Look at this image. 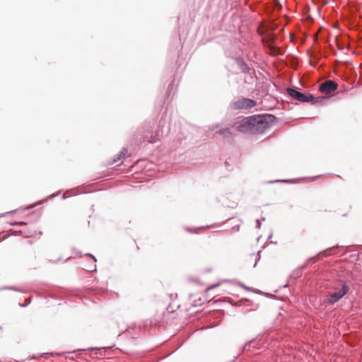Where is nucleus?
<instances>
[{
  "instance_id": "1",
  "label": "nucleus",
  "mask_w": 362,
  "mask_h": 362,
  "mask_svg": "<svg viewBox=\"0 0 362 362\" xmlns=\"http://www.w3.org/2000/svg\"><path fill=\"white\" fill-rule=\"evenodd\" d=\"M270 115H257L239 117L235 123L237 130L242 133L262 134L269 128Z\"/></svg>"
},
{
  "instance_id": "2",
  "label": "nucleus",
  "mask_w": 362,
  "mask_h": 362,
  "mask_svg": "<svg viewBox=\"0 0 362 362\" xmlns=\"http://www.w3.org/2000/svg\"><path fill=\"white\" fill-rule=\"evenodd\" d=\"M287 91L291 97L300 102H311L314 99L312 95L303 93L293 88H288Z\"/></svg>"
},
{
  "instance_id": "3",
  "label": "nucleus",
  "mask_w": 362,
  "mask_h": 362,
  "mask_svg": "<svg viewBox=\"0 0 362 362\" xmlns=\"http://www.w3.org/2000/svg\"><path fill=\"white\" fill-rule=\"evenodd\" d=\"M349 289L347 286L343 284L342 287L339 290L335 291L334 292L329 294L327 296V300L331 304L334 303L341 299L344 295H346Z\"/></svg>"
},
{
  "instance_id": "4",
  "label": "nucleus",
  "mask_w": 362,
  "mask_h": 362,
  "mask_svg": "<svg viewBox=\"0 0 362 362\" xmlns=\"http://www.w3.org/2000/svg\"><path fill=\"white\" fill-rule=\"evenodd\" d=\"M338 85L337 83L332 81H327L322 83L320 86V90L325 94H330L335 90H337Z\"/></svg>"
},
{
  "instance_id": "5",
  "label": "nucleus",
  "mask_w": 362,
  "mask_h": 362,
  "mask_svg": "<svg viewBox=\"0 0 362 362\" xmlns=\"http://www.w3.org/2000/svg\"><path fill=\"white\" fill-rule=\"evenodd\" d=\"M235 107L240 109H249L255 105V102L251 99L243 98L235 103Z\"/></svg>"
},
{
  "instance_id": "6",
  "label": "nucleus",
  "mask_w": 362,
  "mask_h": 362,
  "mask_svg": "<svg viewBox=\"0 0 362 362\" xmlns=\"http://www.w3.org/2000/svg\"><path fill=\"white\" fill-rule=\"evenodd\" d=\"M218 133L224 137H228L231 135V133L228 128L220 130Z\"/></svg>"
},
{
  "instance_id": "7",
  "label": "nucleus",
  "mask_w": 362,
  "mask_h": 362,
  "mask_svg": "<svg viewBox=\"0 0 362 362\" xmlns=\"http://www.w3.org/2000/svg\"><path fill=\"white\" fill-rule=\"evenodd\" d=\"M218 284H214V285H211L210 286H209L206 289V291H209L210 290H211L212 288H216V286H218Z\"/></svg>"
},
{
  "instance_id": "8",
  "label": "nucleus",
  "mask_w": 362,
  "mask_h": 362,
  "mask_svg": "<svg viewBox=\"0 0 362 362\" xmlns=\"http://www.w3.org/2000/svg\"><path fill=\"white\" fill-rule=\"evenodd\" d=\"M256 223H257V228H260V225H261L259 221L257 220Z\"/></svg>"
},
{
  "instance_id": "9",
  "label": "nucleus",
  "mask_w": 362,
  "mask_h": 362,
  "mask_svg": "<svg viewBox=\"0 0 362 362\" xmlns=\"http://www.w3.org/2000/svg\"><path fill=\"white\" fill-rule=\"evenodd\" d=\"M156 140H157V139H153L150 140V141H149V142H151V143H153V142H156Z\"/></svg>"
}]
</instances>
